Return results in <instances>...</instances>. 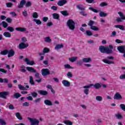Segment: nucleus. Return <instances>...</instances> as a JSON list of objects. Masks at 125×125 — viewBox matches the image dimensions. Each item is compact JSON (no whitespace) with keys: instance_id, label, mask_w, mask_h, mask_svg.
Masks as SVG:
<instances>
[{"instance_id":"nucleus-1","label":"nucleus","mask_w":125,"mask_h":125,"mask_svg":"<svg viewBox=\"0 0 125 125\" xmlns=\"http://www.w3.org/2000/svg\"><path fill=\"white\" fill-rule=\"evenodd\" d=\"M99 50L101 53H106V54H110V50L108 48V46H104L101 45L99 46Z\"/></svg>"},{"instance_id":"nucleus-2","label":"nucleus","mask_w":125,"mask_h":125,"mask_svg":"<svg viewBox=\"0 0 125 125\" xmlns=\"http://www.w3.org/2000/svg\"><path fill=\"white\" fill-rule=\"evenodd\" d=\"M92 86H93L94 87V88H95L96 89H99V88H101V86H102L101 85V84H100V83H95V84H89V85H85V86H83V88H90V87H91Z\"/></svg>"},{"instance_id":"nucleus-3","label":"nucleus","mask_w":125,"mask_h":125,"mask_svg":"<svg viewBox=\"0 0 125 125\" xmlns=\"http://www.w3.org/2000/svg\"><path fill=\"white\" fill-rule=\"evenodd\" d=\"M75 21H72V20L69 19L68 20L66 25L70 29V30H75Z\"/></svg>"},{"instance_id":"nucleus-4","label":"nucleus","mask_w":125,"mask_h":125,"mask_svg":"<svg viewBox=\"0 0 125 125\" xmlns=\"http://www.w3.org/2000/svg\"><path fill=\"white\" fill-rule=\"evenodd\" d=\"M77 8L81 10L82 11L80 12L79 13L83 16H87V14L84 11L85 10V7H81L80 5L76 6Z\"/></svg>"},{"instance_id":"nucleus-5","label":"nucleus","mask_w":125,"mask_h":125,"mask_svg":"<svg viewBox=\"0 0 125 125\" xmlns=\"http://www.w3.org/2000/svg\"><path fill=\"white\" fill-rule=\"evenodd\" d=\"M42 74L43 77H45V76H48L50 74V72L49 71V69L48 68H43L42 70Z\"/></svg>"},{"instance_id":"nucleus-6","label":"nucleus","mask_w":125,"mask_h":125,"mask_svg":"<svg viewBox=\"0 0 125 125\" xmlns=\"http://www.w3.org/2000/svg\"><path fill=\"white\" fill-rule=\"evenodd\" d=\"M9 95V92L8 91H3L0 92V98H3V99H6V96Z\"/></svg>"},{"instance_id":"nucleus-7","label":"nucleus","mask_w":125,"mask_h":125,"mask_svg":"<svg viewBox=\"0 0 125 125\" xmlns=\"http://www.w3.org/2000/svg\"><path fill=\"white\" fill-rule=\"evenodd\" d=\"M28 120L30 121L31 125H39V124H40L39 120H36L31 118H28Z\"/></svg>"},{"instance_id":"nucleus-8","label":"nucleus","mask_w":125,"mask_h":125,"mask_svg":"<svg viewBox=\"0 0 125 125\" xmlns=\"http://www.w3.org/2000/svg\"><path fill=\"white\" fill-rule=\"evenodd\" d=\"M113 99H114V100H121L122 99H123V97H122V95H121L120 93L117 92L114 95Z\"/></svg>"},{"instance_id":"nucleus-9","label":"nucleus","mask_w":125,"mask_h":125,"mask_svg":"<svg viewBox=\"0 0 125 125\" xmlns=\"http://www.w3.org/2000/svg\"><path fill=\"white\" fill-rule=\"evenodd\" d=\"M15 55V51L13 49L8 50V58L12 57Z\"/></svg>"},{"instance_id":"nucleus-10","label":"nucleus","mask_w":125,"mask_h":125,"mask_svg":"<svg viewBox=\"0 0 125 125\" xmlns=\"http://www.w3.org/2000/svg\"><path fill=\"white\" fill-rule=\"evenodd\" d=\"M28 46H29V44H25L24 42H21L19 45V48L20 49H24V48H26L28 47Z\"/></svg>"},{"instance_id":"nucleus-11","label":"nucleus","mask_w":125,"mask_h":125,"mask_svg":"<svg viewBox=\"0 0 125 125\" xmlns=\"http://www.w3.org/2000/svg\"><path fill=\"white\" fill-rule=\"evenodd\" d=\"M117 49L120 53H125V46H118Z\"/></svg>"},{"instance_id":"nucleus-12","label":"nucleus","mask_w":125,"mask_h":125,"mask_svg":"<svg viewBox=\"0 0 125 125\" xmlns=\"http://www.w3.org/2000/svg\"><path fill=\"white\" fill-rule=\"evenodd\" d=\"M66 3H67V0H60L58 2L57 4L59 6H63Z\"/></svg>"},{"instance_id":"nucleus-13","label":"nucleus","mask_w":125,"mask_h":125,"mask_svg":"<svg viewBox=\"0 0 125 125\" xmlns=\"http://www.w3.org/2000/svg\"><path fill=\"white\" fill-rule=\"evenodd\" d=\"M38 92L40 95L46 96L48 94V92L46 90H40Z\"/></svg>"},{"instance_id":"nucleus-14","label":"nucleus","mask_w":125,"mask_h":125,"mask_svg":"<svg viewBox=\"0 0 125 125\" xmlns=\"http://www.w3.org/2000/svg\"><path fill=\"white\" fill-rule=\"evenodd\" d=\"M24 61L25 62H26V64L27 65H30L31 66H33V65H36V63H35V62H34V61L30 62L28 58H25Z\"/></svg>"},{"instance_id":"nucleus-15","label":"nucleus","mask_w":125,"mask_h":125,"mask_svg":"<svg viewBox=\"0 0 125 125\" xmlns=\"http://www.w3.org/2000/svg\"><path fill=\"white\" fill-rule=\"evenodd\" d=\"M26 3V0H21L20 1V4L18 5V8H22V7H24V5Z\"/></svg>"},{"instance_id":"nucleus-16","label":"nucleus","mask_w":125,"mask_h":125,"mask_svg":"<svg viewBox=\"0 0 125 125\" xmlns=\"http://www.w3.org/2000/svg\"><path fill=\"white\" fill-rule=\"evenodd\" d=\"M62 83V84H63L64 86L68 87L71 85V83H70V82L67 80H63Z\"/></svg>"},{"instance_id":"nucleus-17","label":"nucleus","mask_w":125,"mask_h":125,"mask_svg":"<svg viewBox=\"0 0 125 125\" xmlns=\"http://www.w3.org/2000/svg\"><path fill=\"white\" fill-rule=\"evenodd\" d=\"M26 70H27L28 72H30L31 73H37V70L36 69H34V68L32 67H26Z\"/></svg>"},{"instance_id":"nucleus-18","label":"nucleus","mask_w":125,"mask_h":125,"mask_svg":"<svg viewBox=\"0 0 125 125\" xmlns=\"http://www.w3.org/2000/svg\"><path fill=\"white\" fill-rule=\"evenodd\" d=\"M103 62H104V63H105V64H114V62L113 61H111L108 59H103L102 60Z\"/></svg>"},{"instance_id":"nucleus-19","label":"nucleus","mask_w":125,"mask_h":125,"mask_svg":"<svg viewBox=\"0 0 125 125\" xmlns=\"http://www.w3.org/2000/svg\"><path fill=\"white\" fill-rule=\"evenodd\" d=\"M83 62L84 63H89V62H91V58H84L83 59Z\"/></svg>"},{"instance_id":"nucleus-20","label":"nucleus","mask_w":125,"mask_h":125,"mask_svg":"<svg viewBox=\"0 0 125 125\" xmlns=\"http://www.w3.org/2000/svg\"><path fill=\"white\" fill-rule=\"evenodd\" d=\"M15 30L16 31H18V32H25L26 29L24 27H16L15 28Z\"/></svg>"},{"instance_id":"nucleus-21","label":"nucleus","mask_w":125,"mask_h":125,"mask_svg":"<svg viewBox=\"0 0 125 125\" xmlns=\"http://www.w3.org/2000/svg\"><path fill=\"white\" fill-rule=\"evenodd\" d=\"M44 104L45 105H47L48 106H51L52 105V103L49 100H46L44 101Z\"/></svg>"},{"instance_id":"nucleus-22","label":"nucleus","mask_w":125,"mask_h":125,"mask_svg":"<svg viewBox=\"0 0 125 125\" xmlns=\"http://www.w3.org/2000/svg\"><path fill=\"white\" fill-rule=\"evenodd\" d=\"M52 16L54 19H57V20H58L59 18H60V16L57 13H53Z\"/></svg>"},{"instance_id":"nucleus-23","label":"nucleus","mask_w":125,"mask_h":125,"mask_svg":"<svg viewBox=\"0 0 125 125\" xmlns=\"http://www.w3.org/2000/svg\"><path fill=\"white\" fill-rule=\"evenodd\" d=\"M29 83H30L31 85H35V81H34L33 76L29 77Z\"/></svg>"},{"instance_id":"nucleus-24","label":"nucleus","mask_w":125,"mask_h":125,"mask_svg":"<svg viewBox=\"0 0 125 125\" xmlns=\"http://www.w3.org/2000/svg\"><path fill=\"white\" fill-rule=\"evenodd\" d=\"M3 35L4 37H5V38H11V34L8 32H5Z\"/></svg>"},{"instance_id":"nucleus-25","label":"nucleus","mask_w":125,"mask_h":125,"mask_svg":"<svg viewBox=\"0 0 125 125\" xmlns=\"http://www.w3.org/2000/svg\"><path fill=\"white\" fill-rule=\"evenodd\" d=\"M115 28H117V29H120V30H122V31H125V26L124 25H115Z\"/></svg>"},{"instance_id":"nucleus-26","label":"nucleus","mask_w":125,"mask_h":125,"mask_svg":"<svg viewBox=\"0 0 125 125\" xmlns=\"http://www.w3.org/2000/svg\"><path fill=\"white\" fill-rule=\"evenodd\" d=\"M15 116L17 117L18 120H20V121L23 120V118L21 117V115L20 114V113L19 112L16 113Z\"/></svg>"},{"instance_id":"nucleus-27","label":"nucleus","mask_w":125,"mask_h":125,"mask_svg":"<svg viewBox=\"0 0 125 125\" xmlns=\"http://www.w3.org/2000/svg\"><path fill=\"white\" fill-rule=\"evenodd\" d=\"M77 59H78V57H73L71 58H69L68 59L69 61H70V62H75V61H76Z\"/></svg>"},{"instance_id":"nucleus-28","label":"nucleus","mask_w":125,"mask_h":125,"mask_svg":"<svg viewBox=\"0 0 125 125\" xmlns=\"http://www.w3.org/2000/svg\"><path fill=\"white\" fill-rule=\"evenodd\" d=\"M21 95L19 93H15L14 94V98L16 99H18L19 97H21Z\"/></svg>"},{"instance_id":"nucleus-29","label":"nucleus","mask_w":125,"mask_h":125,"mask_svg":"<svg viewBox=\"0 0 125 125\" xmlns=\"http://www.w3.org/2000/svg\"><path fill=\"white\" fill-rule=\"evenodd\" d=\"M8 53V50L5 49L3 50V51H1L0 52V54L1 55H6Z\"/></svg>"},{"instance_id":"nucleus-30","label":"nucleus","mask_w":125,"mask_h":125,"mask_svg":"<svg viewBox=\"0 0 125 125\" xmlns=\"http://www.w3.org/2000/svg\"><path fill=\"white\" fill-rule=\"evenodd\" d=\"M63 47H64V45H63V44H57L55 46V49H60V48H63Z\"/></svg>"},{"instance_id":"nucleus-31","label":"nucleus","mask_w":125,"mask_h":125,"mask_svg":"<svg viewBox=\"0 0 125 125\" xmlns=\"http://www.w3.org/2000/svg\"><path fill=\"white\" fill-rule=\"evenodd\" d=\"M108 48L109 50H110L109 54H113V53L114 52L113 51V45H112L111 44L109 45V46L108 47Z\"/></svg>"},{"instance_id":"nucleus-32","label":"nucleus","mask_w":125,"mask_h":125,"mask_svg":"<svg viewBox=\"0 0 125 125\" xmlns=\"http://www.w3.org/2000/svg\"><path fill=\"white\" fill-rule=\"evenodd\" d=\"M63 123L65 124V125H73V123L70 120H65L63 122Z\"/></svg>"},{"instance_id":"nucleus-33","label":"nucleus","mask_w":125,"mask_h":125,"mask_svg":"<svg viewBox=\"0 0 125 125\" xmlns=\"http://www.w3.org/2000/svg\"><path fill=\"white\" fill-rule=\"evenodd\" d=\"M1 25H2L3 28H7V26H8V24L4 21H2V22L1 23Z\"/></svg>"},{"instance_id":"nucleus-34","label":"nucleus","mask_w":125,"mask_h":125,"mask_svg":"<svg viewBox=\"0 0 125 125\" xmlns=\"http://www.w3.org/2000/svg\"><path fill=\"white\" fill-rule=\"evenodd\" d=\"M18 87L20 90H27V89L21 84H19Z\"/></svg>"},{"instance_id":"nucleus-35","label":"nucleus","mask_w":125,"mask_h":125,"mask_svg":"<svg viewBox=\"0 0 125 125\" xmlns=\"http://www.w3.org/2000/svg\"><path fill=\"white\" fill-rule=\"evenodd\" d=\"M61 13L63 15V16H68V15H69V13H68V11H61Z\"/></svg>"},{"instance_id":"nucleus-36","label":"nucleus","mask_w":125,"mask_h":125,"mask_svg":"<svg viewBox=\"0 0 125 125\" xmlns=\"http://www.w3.org/2000/svg\"><path fill=\"white\" fill-rule=\"evenodd\" d=\"M33 21H34V22H36L37 25H42V21L40 20L34 19Z\"/></svg>"},{"instance_id":"nucleus-37","label":"nucleus","mask_w":125,"mask_h":125,"mask_svg":"<svg viewBox=\"0 0 125 125\" xmlns=\"http://www.w3.org/2000/svg\"><path fill=\"white\" fill-rule=\"evenodd\" d=\"M107 15V13H104V12H101L100 13V17H106Z\"/></svg>"},{"instance_id":"nucleus-38","label":"nucleus","mask_w":125,"mask_h":125,"mask_svg":"<svg viewBox=\"0 0 125 125\" xmlns=\"http://www.w3.org/2000/svg\"><path fill=\"white\" fill-rule=\"evenodd\" d=\"M118 14L120 15L121 18H123L122 19L123 20H125V15L122 12H119Z\"/></svg>"},{"instance_id":"nucleus-39","label":"nucleus","mask_w":125,"mask_h":125,"mask_svg":"<svg viewBox=\"0 0 125 125\" xmlns=\"http://www.w3.org/2000/svg\"><path fill=\"white\" fill-rule=\"evenodd\" d=\"M44 42H51V39H50V37H47L45 38Z\"/></svg>"},{"instance_id":"nucleus-40","label":"nucleus","mask_w":125,"mask_h":125,"mask_svg":"<svg viewBox=\"0 0 125 125\" xmlns=\"http://www.w3.org/2000/svg\"><path fill=\"white\" fill-rule=\"evenodd\" d=\"M90 29L93 30V31H99V28L96 26H92L90 27Z\"/></svg>"},{"instance_id":"nucleus-41","label":"nucleus","mask_w":125,"mask_h":125,"mask_svg":"<svg viewBox=\"0 0 125 125\" xmlns=\"http://www.w3.org/2000/svg\"><path fill=\"white\" fill-rule=\"evenodd\" d=\"M85 34L86 35V36H88V37L92 36L93 35L92 32L90 30L86 31Z\"/></svg>"},{"instance_id":"nucleus-42","label":"nucleus","mask_w":125,"mask_h":125,"mask_svg":"<svg viewBox=\"0 0 125 125\" xmlns=\"http://www.w3.org/2000/svg\"><path fill=\"white\" fill-rule=\"evenodd\" d=\"M21 69H20V71L22 73H25L26 72L25 67L24 65H21Z\"/></svg>"},{"instance_id":"nucleus-43","label":"nucleus","mask_w":125,"mask_h":125,"mask_svg":"<svg viewBox=\"0 0 125 125\" xmlns=\"http://www.w3.org/2000/svg\"><path fill=\"white\" fill-rule=\"evenodd\" d=\"M83 63V60H82L78 61L76 62V64L78 66H82Z\"/></svg>"},{"instance_id":"nucleus-44","label":"nucleus","mask_w":125,"mask_h":125,"mask_svg":"<svg viewBox=\"0 0 125 125\" xmlns=\"http://www.w3.org/2000/svg\"><path fill=\"white\" fill-rule=\"evenodd\" d=\"M89 10H91L93 12H95V13H98V10L96 9L93 8V7H89Z\"/></svg>"},{"instance_id":"nucleus-45","label":"nucleus","mask_w":125,"mask_h":125,"mask_svg":"<svg viewBox=\"0 0 125 125\" xmlns=\"http://www.w3.org/2000/svg\"><path fill=\"white\" fill-rule=\"evenodd\" d=\"M64 68L65 69H74V67L71 66V65H70L69 64H65Z\"/></svg>"},{"instance_id":"nucleus-46","label":"nucleus","mask_w":125,"mask_h":125,"mask_svg":"<svg viewBox=\"0 0 125 125\" xmlns=\"http://www.w3.org/2000/svg\"><path fill=\"white\" fill-rule=\"evenodd\" d=\"M7 31H9V32H14V28H13V27L11 26H8L7 28Z\"/></svg>"},{"instance_id":"nucleus-47","label":"nucleus","mask_w":125,"mask_h":125,"mask_svg":"<svg viewBox=\"0 0 125 125\" xmlns=\"http://www.w3.org/2000/svg\"><path fill=\"white\" fill-rule=\"evenodd\" d=\"M123 19H124L123 18H117L116 21L117 23H121L123 22Z\"/></svg>"},{"instance_id":"nucleus-48","label":"nucleus","mask_w":125,"mask_h":125,"mask_svg":"<svg viewBox=\"0 0 125 125\" xmlns=\"http://www.w3.org/2000/svg\"><path fill=\"white\" fill-rule=\"evenodd\" d=\"M93 24H94V21L90 20L88 23V26H90V27H92L93 26Z\"/></svg>"},{"instance_id":"nucleus-49","label":"nucleus","mask_w":125,"mask_h":125,"mask_svg":"<svg viewBox=\"0 0 125 125\" xmlns=\"http://www.w3.org/2000/svg\"><path fill=\"white\" fill-rule=\"evenodd\" d=\"M115 117H116V118H117V119L119 120L123 119V116L120 114H115Z\"/></svg>"},{"instance_id":"nucleus-50","label":"nucleus","mask_w":125,"mask_h":125,"mask_svg":"<svg viewBox=\"0 0 125 125\" xmlns=\"http://www.w3.org/2000/svg\"><path fill=\"white\" fill-rule=\"evenodd\" d=\"M22 106H23V107H29V106H30V104L28 102H25L22 104Z\"/></svg>"},{"instance_id":"nucleus-51","label":"nucleus","mask_w":125,"mask_h":125,"mask_svg":"<svg viewBox=\"0 0 125 125\" xmlns=\"http://www.w3.org/2000/svg\"><path fill=\"white\" fill-rule=\"evenodd\" d=\"M0 124L2 125H6V122L4 121V120L2 119H0Z\"/></svg>"},{"instance_id":"nucleus-52","label":"nucleus","mask_w":125,"mask_h":125,"mask_svg":"<svg viewBox=\"0 0 125 125\" xmlns=\"http://www.w3.org/2000/svg\"><path fill=\"white\" fill-rule=\"evenodd\" d=\"M100 5L102 7H103L104 6H107L108 5V4L106 2H103L100 4Z\"/></svg>"},{"instance_id":"nucleus-53","label":"nucleus","mask_w":125,"mask_h":125,"mask_svg":"<svg viewBox=\"0 0 125 125\" xmlns=\"http://www.w3.org/2000/svg\"><path fill=\"white\" fill-rule=\"evenodd\" d=\"M32 5V2L31 1H28L26 2V4H25L26 7H30Z\"/></svg>"},{"instance_id":"nucleus-54","label":"nucleus","mask_w":125,"mask_h":125,"mask_svg":"<svg viewBox=\"0 0 125 125\" xmlns=\"http://www.w3.org/2000/svg\"><path fill=\"white\" fill-rule=\"evenodd\" d=\"M32 16L33 18H38L39 17V15L38 14V13L34 12L33 13Z\"/></svg>"},{"instance_id":"nucleus-55","label":"nucleus","mask_w":125,"mask_h":125,"mask_svg":"<svg viewBox=\"0 0 125 125\" xmlns=\"http://www.w3.org/2000/svg\"><path fill=\"white\" fill-rule=\"evenodd\" d=\"M32 97H33L34 98H36L38 96V93L37 92H32L31 93Z\"/></svg>"},{"instance_id":"nucleus-56","label":"nucleus","mask_w":125,"mask_h":125,"mask_svg":"<svg viewBox=\"0 0 125 125\" xmlns=\"http://www.w3.org/2000/svg\"><path fill=\"white\" fill-rule=\"evenodd\" d=\"M96 99L97 101H101L103 98L100 96H98L96 97Z\"/></svg>"},{"instance_id":"nucleus-57","label":"nucleus","mask_w":125,"mask_h":125,"mask_svg":"<svg viewBox=\"0 0 125 125\" xmlns=\"http://www.w3.org/2000/svg\"><path fill=\"white\" fill-rule=\"evenodd\" d=\"M6 5L7 7H11L13 5V4L11 2H7L6 3Z\"/></svg>"},{"instance_id":"nucleus-58","label":"nucleus","mask_w":125,"mask_h":125,"mask_svg":"<svg viewBox=\"0 0 125 125\" xmlns=\"http://www.w3.org/2000/svg\"><path fill=\"white\" fill-rule=\"evenodd\" d=\"M49 51V49L47 47H45L43 50V53H47Z\"/></svg>"},{"instance_id":"nucleus-59","label":"nucleus","mask_w":125,"mask_h":125,"mask_svg":"<svg viewBox=\"0 0 125 125\" xmlns=\"http://www.w3.org/2000/svg\"><path fill=\"white\" fill-rule=\"evenodd\" d=\"M67 76L68 78H73V75H72V73L71 72H68L67 73Z\"/></svg>"},{"instance_id":"nucleus-60","label":"nucleus","mask_w":125,"mask_h":125,"mask_svg":"<svg viewBox=\"0 0 125 125\" xmlns=\"http://www.w3.org/2000/svg\"><path fill=\"white\" fill-rule=\"evenodd\" d=\"M0 72H1L2 73H4V74H6V73H7V70L3 68H0Z\"/></svg>"},{"instance_id":"nucleus-61","label":"nucleus","mask_w":125,"mask_h":125,"mask_svg":"<svg viewBox=\"0 0 125 125\" xmlns=\"http://www.w3.org/2000/svg\"><path fill=\"white\" fill-rule=\"evenodd\" d=\"M35 77L37 79H40L41 78L40 77V73L39 72H37V73H35Z\"/></svg>"},{"instance_id":"nucleus-62","label":"nucleus","mask_w":125,"mask_h":125,"mask_svg":"<svg viewBox=\"0 0 125 125\" xmlns=\"http://www.w3.org/2000/svg\"><path fill=\"white\" fill-rule=\"evenodd\" d=\"M115 42H117V43H123V42H124V41H121L120 40H119V39H116L115 40Z\"/></svg>"},{"instance_id":"nucleus-63","label":"nucleus","mask_w":125,"mask_h":125,"mask_svg":"<svg viewBox=\"0 0 125 125\" xmlns=\"http://www.w3.org/2000/svg\"><path fill=\"white\" fill-rule=\"evenodd\" d=\"M6 21H7V22L8 23H11V22H12V19L8 18L6 19Z\"/></svg>"},{"instance_id":"nucleus-64","label":"nucleus","mask_w":125,"mask_h":125,"mask_svg":"<svg viewBox=\"0 0 125 125\" xmlns=\"http://www.w3.org/2000/svg\"><path fill=\"white\" fill-rule=\"evenodd\" d=\"M120 107L123 111H125V105L124 104H120Z\"/></svg>"}]
</instances>
